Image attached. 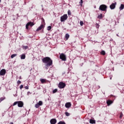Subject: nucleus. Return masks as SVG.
<instances>
[{
	"label": "nucleus",
	"mask_w": 124,
	"mask_h": 124,
	"mask_svg": "<svg viewBox=\"0 0 124 124\" xmlns=\"http://www.w3.org/2000/svg\"><path fill=\"white\" fill-rule=\"evenodd\" d=\"M68 15H71V12L70 10L68 11Z\"/></svg>",
	"instance_id": "obj_34"
},
{
	"label": "nucleus",
	"mask_w": 124,
	"mask_h": 124,
	"mask_svg": "<svg viewBox=\"0 0 124 124\" xmlns=\"http://www.w3.org/2000/svg\"><path fill=\"white\" fill-rule=\"evenodd\" d=\"M112 103H113V101H112L111 100H108L107 101V104L108 105V106H109V105H111V104H112Z\"/></svg>",
	"instance_id": "obj_13"
},
{
	"label": "nucleus",
	"mask_w": 124,
	"mask_h": 124,
	"mask_svg": "<svg viewBox=\"0 0 124 124\" xmlns=\"http://www.w3.org/2000/svg\"><path fill=\"white\" fill-rule=\"evenodd\" d=\"M97 18L98 19H102L103 18L102 14H101L100 15L98 16Z\"/></svg>",
	"instance_id": "obj_21"
},
{
	"label": "nucleus",
	"mask_w": 124,
	"mask_h": 124,
	"mask_svg": "<svg viewBox=\"0 0 124 124\" xmlns=\"http://www.w3.org/2000/svg\"><path fill=\"white\" fill-rule=\"evenodd\" d=\"M18 104V101L15 102L13 104V106H15V105H17Z\"/></svg>",
	"instance_id": "obj_30"
},
{
	"label": "nucleus",
	"mask_w": 124,
	"mask_h": 124,
	"mask_svg": "<svg viewBox=\"0 0 124 124\" xmlns=\"http://www.w3.org/2000/svg\"><path fill=\"white\" fill-rule=\"evenodd\" d=\"M58 87L60 89H63L65 87V83L63 82H60Z\"/></svg>",
	"instance_id": "obj_5"
},
{
	"label": "nucleus",
	"mask_w": 124,
	"mask_h": 124,
	"mask_svg": "<svg viewBox=\"0 0 124 124\" xmlns=\"http://www.w3.org/2000/svg\"><path fill=\"white\" fill-rule=\"evenodd\" d=\"M33 25L34 24L32 22H28L26 25V29L28 30V29H29V26H30V27H32Z\"/></svg>",
	"instance_id": "obj_7"
},
{
	"label": "nucleus",
	"mask_w": 124,
	"mask_h": 124,
	"mask_svg": "<svg viewBox=\"0 0 124 124\" xmlns=\"http://www.w3.org/2000/svg\"><path fill=\"white\" fill-rule=\"evenodd\" d=\"M65 107H66V108H70V107H71V103H70V102L66 103L65 104Z\"/></svg>",
	"instance_id": "obj_12"
},
{
	"label": "nucleus",
	"mask_w": 124,
	"mask_h": 124,
	"mask_svg": "<svg viewBox=\"0 0 124 124\" xmlns=\"http://www.w3.org/2000/svg\"><path fill=\"white\" fill-rule=\"evenodd\" d=\"M65 38L66 40H67L68 39V38H69V35L68 34V33H66L65 34Z\"/></svg>",
	"instance_id": "obj_16"
},
{
	"label": "nucleus",
	"mask_w": 124,
	"mask_h": 124,
	"mask_svg": "<svg viewBox=\"0 0 124 124\" xmlns=\"http://www.w3.org/2000/svg\"><path fill=\"white\" fill-rule=\"evenodd\" d=\"M60 59L62 61H66V56L63 53H61L60 55Z\"/></svg>",
	"instance_id": "obj_4"
},
{
	"label": "nucleus",
	"mask_w": 124,
	"mask_h": 124,
	"mask_svg": "<svg viewBox=\"0 0 124 124\" xmlns=\"http://www.w3.org/2000/svg\"><path fill=\"white\" fill-rule=\"evenodd\" d=\"M5 73H6V71L5 70V69H2L0 71V75L1 76H3V75H5Z\"/></svg>",
	"instance_id": "obj_9"
},
{
	"label": "nucleus",
	"mask_w": 124,
	"mask_h": 124,
	"mask_svg": "<svg viewBox=\"0 0 124 124\" xmlns=\"http://www.w3.org/2000/svg\"><path fill=\"white\" fill-rule=\"evenodd\" d=\"M79 3L82 4V3H83V0H80V1L79 2Z\"/></svg>",
	"instance_id": "obj_39"
},
{
	"label": "nucleus",
	"mask_w": 124,
	"mask_h": 124,
	"mask_svg": "<svg viewBox=\"0 0 124 124\" xmlns=\"http://www.w3.org/2000/svg\"><path fill=\"white\" fill-rule=\"evenodd\" d=\"M24 105V103L22 101H18L17 102V106L18 107H23Z\"/></svg>",
	"instance_id": "obj_10"
},
{
	"label": "nucleus",
	"mask_w": 124,
	"mask_h": 124,
	"mask_svg": "<svg viewBox=\"0 0 124 124\" xmlns=\"http://www.w3.org/2000/svg\"><path fill=\"white\" fill-rule=\"evenodd\" d=\"M57 92H58V89H55L54 90H53L52 93H57Z\"/></svg>",
	"instance_id": "obj_24"
},
{
	"label": "nucleus",
	"mask_w": 124,
	"mask_h": 124,
	"mask_svg": "<svg viewBox=\"0 0 124 124\" xmlns=\"http://www.w3.org/2000/svg\"><path fill=\"white\" fill-rule=\"evenodd\" d=\"M58 124H65V123H64V122L60 121L58 123Z\"/></svg>",
	"instance_id": "obj_28"
},
{
	"label": "nucleus",
	"mask_w": 124,
	"mask_h": 124,
	"mask_svg": "<svg viewBox=\"0 0 124 124\" xmlns=\"http://www.w3.org/2000/svg\"><path fill=\"white\" fill-rule=\"evenodd\" d=\"M29 94H31V92H28L27 93V95H29Z\"/></svg>",
	"instance_id": "obj_40"
},
{
	"label": "nucleus",
	"mask_w": 124,
	"mask_h": 124,
	"mask_svg": "<svg viewBox=\"0 0 124 124\" xmlns=\"http://www.w3.org/2000/svg\"><path fill=\"white\" fill-rule=\"evenodd\" d=\"M101 55H105V54H106V52H105V51L102 50V51L101 52Z\"/></svg>",
	"instance_id": "obj_25"
},
{
	"label": "nucleus",
	"mask_w": 124,
	"mask_h": 124,
	"mask_svg": "<svg viewBox=\"0 0 124 124\" xmlns=\"http://www.w3.org/2000/svg\"><path fill=\"white\" fill-rule=\"evenodd\" d=\"M44 63H46L47 66H51L53 64V61L49 57H45L42 59Z\"/></svg>",
	"instance_id": "obj_1"
},
{
	"label": "nucleus",
	"mask_w": 124,
	"mask_h": 124,
	"mask_svg": "<svg viewBox=\"0 0 124 124\" xmlns=\"http://www.w3.org/2000/svg\"><path fill=\"white\" fill-rule=\"evenodd\" d=\"M1 1V0H0V3Z\"/></svg>",
	"instance_id": "obj_44"
},
{
	"label": "nucleus",
	"mask_w": 124,
	"mask_h": 124,
	"mask_svg": "<svg viewBox=\"0 0 124 124\" xmlns=\"http://www.w3.org/2000/svg\"><path fill=\"white\" fill-rule=\"evenodd\" d=\"M67 18H68V16L66 14H65L61 17V21L64 22V21L67 20Z\"/></svg>",
	"instance_id": "obj_3"
},
{
	"label": "nucleus",
	"mask_w": 124,
	"mask_h": 124,
	"mask_svg": "<svg viewBox=\"0 0 124 124\" xmlns=\"http://www.w3.org/2000/svg\"><path fill=\"white\" fill-rule=\"evenodd\" d=\"M95 26H96V28H97V29H98L99 28V25H98V23H96L95 24Z\"/></svg>",
	"instance_id": "obj_32"
},
{
	"label": "nucleus",
	"mask_w": 124,
	"mask_h": 124,
	"mask_svg": "<svg viewBox=\"0 0 124 124\" xmlns=\"http://www.w3.org/2000/svg\"><path fill=\"white\" fill-rule=\"evenodd\" d=\"M99 9L101 10V11H106V10H107V6L104 4L101 5Z\"/></svg>",
	"instance_id": "obj_2"
},
{
	"label": "nucleus",
	"mask_w": 124,
	"mask_h": 124,
	"mask_svg": "<svg viewBox=\"0 0 124 124\" xmlns=\"http://www.w3.org/2000/svg\"><path fill=\"white\" fill-rule=\"evenodd\" d=\"M15 57H17V54H14L11 56V59H13V58H15Z\"/></svg>",
	"instance_id": "obj_18"
},
{
	"label": "nucleus",
	"mask_w": 124,
	"mask_h": 124,
	"mask_svg": "<svg viewBox=\"0 0 124 124\" xmlns=\"http://www.w3.org/2000/svg\"><path fill=\"white\" fill-rule=\"evenodd\" d=\"M123 116H124V114H123V112H121L120 113V118L121 119H122V118L123 117Z\"/></svg>",
	"instance_id": "obj_33"
},
{
	"label": "nucleus",
	"mask_w": 124,
	"mask_h": 124,
	"mask_svg": "<svg viewBox=\"0 0 124 124\" xmlns=\"http://www.w3.org/2000/svg\"><path fill=\"white\" fill-rule=\"evenodd\" d=\"M110 80H112V78H110Z\"/></svg>",
	"instance_id": "obj_42"
},
{
	"label": "nucleus",
	"mask_w": 124,
	"mask_h": 124,
	"mask_svg": "<svg viewBox=\"0 0 124 124\" xmlns=\"http://www.w3.org/2000/svg\"><path fill=\"white\" fill-rule=\"evenodd\" d=\"M124 5L123 4H121V6L119 8L120 10H123V9H124Z\"/></svg>",
	"instance_id": "obj_15"
},
{
	"label": "nucleus",
	"mask_w": 124,
	"mask_h": 124,
	"mask_svg": "<svg viewBox=\"0 0 124 124\" xmlns=\"http://www.w3.org/2000/svg\"><path fill=\"white\" fill-rule=\"evenodd\" d=\"M5 99V97H2L0 98V103L1 102V101H3V100H4Z\"/></svg>",
	"instance_id": "obj_22"
},
{
	"label": "nucleus",
	"mask_w": 124,
	"mask_h": 124,
	"mask_svg": "<svg viewBox=\"0 0 124 124\" xmlns=\"http://www.w3.org/2000/svg\"><path fill=\"white\" fill-rule=\"evenodd\" d=\"M96 7L95 6H94V8H96Z\"/></svg>",
	"instance_id": "obj_45"
},
{
	"label": "nucleus",
	"mask_w": 124,
	"mask_h": 124,
	"mask_svg": "<svg viewBox=\"0 0 124 124\" xmlns=\"http://www.w3.org/2000/svg\"><path fill=\"white\" fill-rule=\"evenodd\" d=\"M90 124H95V121H94L93 120H92V119H91L90 120Z\"/></svg>",
	"instance_id": "obj_20"
},
{
	"label": "nucleus",
	"mask_w": 124,
	"mask_h": 124,
	"mask_svg": "<svg viewBox=\"0 0 124 124\" xmlns=\"http://www.w3.org/2000/svg\"><path fill=\"white\" fill-rule=\"evenodd\" d=\"M51 29H52V27H51V26H48L47 27V31H50V30H51Z\"/></svg>",
	"instance_id": "obj_29"
},
{
	"label": "nucleus",
	"mask_w": 124,
	"mask_h": 124,
	"mask_svg": "<svg viewBox=\"0 0 124 124\" xmlns=\"http://www.w3.org/2000/svg\"><path fill=\"white\" fill-rule=\"evenodd\" d=\"M45 65L46 66L45 67V68L46 69H48V68H49L48 66H47V64H45Z\"/></svg>",
	"instance_id": "obj_31"
},
{
	"label": "nucleus",
	"mask_w": 124,
	"mask_h": 124,
	"mask_svg": "<svg viewBox=\"0 0 124 124\" xmlns=\"http://www.w3.org/2000/svg\"><path fill=\"white\" fill-rule=\"evenodd\" d=\"M50 123L51 124H57V120H56V119H51L50 121Z\"/></svg>",
	"instance_id": "obj_11"
},
{
	"label": "nucleus",
	"mask_w": 124,
	"mask_h": 124,
	"mask_svg": "<svg viewBox=\"0 0 124 124\" xmlns=\"http://www.w3.org/2000/svg\"><path fill=\"white\" fill-rule=\"evenodd\" d=\"M19 88L20 90H22V89L24 88V86L23 85H21Z\"/></svg>",
	"instance_id": "obj_36"
},
{
	"label": "nucleus",
	"mask_w": 124,
	"mask_h": 124,
	"mask_svg": "<svg viewBox=\"0 0 124 124\" xmlns=\"http://www.w3.org/2000/svg\"><path fill=\"white\" fill-rule=\"evenodd\" d=\"M22 48L23 49H25V50H27V49L29 48V46H23Z\"/></svg>",
	"instance_id": "obj_23"
},
{
	"label": "nucleus",
	"mask_w": 124,
	"mask_h": 124,
	"mask_svg": "<svg viewBox=\"0 0 124 124\" xmlns=\"http://www.w3.org/2000/svg\"><path fill=\"white\" fill-rule=\"evenodd\" d=\"M21 60H25L26 59V54H22V55H20Z\"/></svg>",
	"instance_id": "obj_14"
},
{
	"label": "nucleus",
	"mask_w": 124,
	"mask_h": 124,
	"mask_svg": "<svg viewBox=\"0 0 124 124\" xmlns=\"http://www.w3.org/2000/svg\"><path fill=\"white\" fill-rule=\"evenodd\" d=\"M10 124H13V123H11Z\"/></svg>",
	"instance_id": "obj_43"
},
{
	"label": "nucleus",
	"mask_w": 124,
	"mask_h": 124,
	"mask_svg": "<svg viewBox=\"0 0 124 124\" xmlns=\"http://www.w3.org/2000/svg\"><path fill=\"white\" fill-rule=\"evenodd\" d=\"M40 81H41L42 84H43V83H45V82H46V80L43 78H41Z\"/></svg>",
	"instance_id": "obj_17"
},
{
	"label": "nucleus",
	"mask_w": 124,
	"mask_h": 124,
	"mask_svg": "<svg viewBox=\"0 0 124 124\" xmlns=\"http://www.w3.org/2000/svg\"><path fill=\"white\" fill-rule=\"evenodd\" d=\"M38 104L40 106H42V105H43V102L42 101H39Z\"/></svg>",
	"instance_id": "obj_19"
},
{
	"label": "nucleus",
	"mask_w": 124,
	"mask_h": 124,
	"mask_svg": "<svg viewBox=\"0 0 124 124\" xmlns=\"http://www.w3.org/2000/svg\"><path fill=\"white\" fill-rule=\"evenodd\" d=\"M65 115H66V116H67V117H69V116H70V114L68 112H65Z\"/></svg>",
	"instance_id": "obj_26"
},
{
	"label": "nucleus",
	"mask_w": 124,
	"mask_h": 124,
	"mask_svg": "<svg viewBox=\"0 0 124 124\" xmlns=\"http://www.w3.org/2000/svg\"><path fill=\"white\" fill-rule=\"evenodd\" d=\"M117 36H119V35L117 34Z\"/></svg>",
	"instance_id": "obj_46"
},
{
	"label": "nucleus",
	"mask_w": 124,
	"mask_h": 124,
	"mask_svg": "<svg viewBox=\"0 0 124 124\" xmlns=\"http://www.w3.org/2000/svg\"><path fill=\"white\" fill-rule=\"evenodd\" d=\"M17 85H20V84H21V81L20 80L17 81Z\"/></svg>",
	"instance_id": "obj_37"
},
{
	"label": "nucleus",
	"mask_w": 124,
	"mask_h": 124,
	"mask_svg": "<svg viewBox=\"0 0 124 124\" xmlns=\"http://www.w3.org/2000/svg\"><path fill=\"white\" fill-rule=\"evenodd\" d=\"M25 89L26 90H29V86H25Z\"/></svg>",
	"instance_id": "obj_38"
},
{
	"label": "nucleus",
	"mask_w": 124,
	"mask_h": 124,
	"mask_svg": "<svg viewBox=\"0 0 124 124\" xmlns=\"http://www.w3.org/2000/svg\"><path fill=\"white\" fill-rule=\"evenodd\" d=\"M39 106H40L38 103L35 105V108H39Z\"/></svg>",
	"instance_id": "obj_27"
},
{
	"label": "nucleus",
	"mask_w": 124,
	"mask_h": 124,
	"mask_svg": "<svg viewBox=\"0 0 124 124\" xmlns=\"http://www.w3.org/2000/svg\"><path fill=\"white\" fill-rule=\"evenodd\" d=\"M45 26L43 24H41L40 26H39L36 30V31H41L42 29H44Z\"/></svg>",
	"instance_id": "obj_8"
},
{
	"label": "nucleus",
	"mask_w": 124,
	"mask_h": 124,
	"mask_svg": "<svg viewBox=\"0 0 124 124\" xmlns=\"http://www.w3.org/2000/svg\"><path fill=\"white\" fill-rule=\"evenodd\" d=\"M19 79H22V78L20 77Z\"/></svg>",
	"instance_id": "obj_41"
},
{
	"label": "nucleus",
	"mask_w": 124,
	"mask_h": 124,
	"mask_svg": "<svg viewBox=\"0 0 124 124\" xmlns=\"http://www.w3.org/2000/svg\"><path fill=\"white\" fill-rule=\"evenodd\" d=\"M80 26H83V25H84V23L83 22V21H80Z\"/></svg>",
	"instance_id": "obj_35"
},
{
	"label": "nucleus",
	"mask_w": 124,
	"mask_h": 124,
	"mask_svg": "<svg viewBox=\"0 0 124 124\" xmlns=\"http://www.w3.org/2000/svg\"><path fill=\"white\" fill-rule=\"evenodd\" d=\"M116 5H117V2L112 3L110 6L109 8L111 9H115L116 8Z\"/></svg>",
	"instance_id": "obj_6"
}]
</instances>
